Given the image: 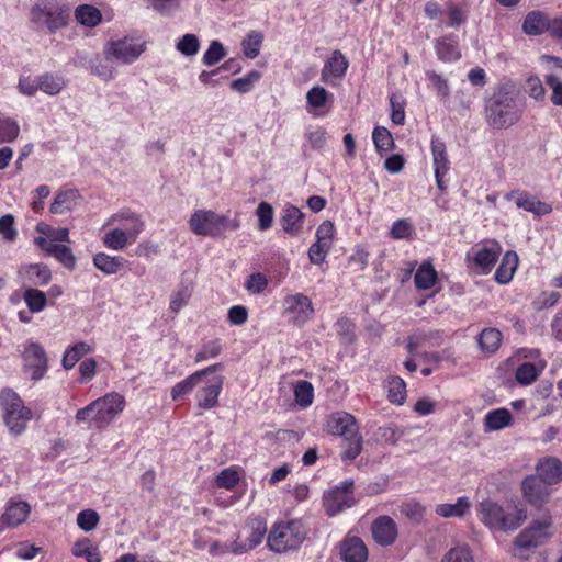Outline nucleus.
Masks as SVG:
<instances>
[{
	"label": "nucleus",
	"instance_id": "22",
	"mask_svg": "<svg viewBox=\"0 0 562 562\" xmlns=\"http://www.w3.org/2000/svg\"><path fill=\"white\" fill-rule=\"evenodd\" d=\"M222 367L221 363L209 366L202 370L195 371L184 380L178 382L171 389V397L173 401H180L188 395L198 384L202 382V379L210 373L215 372Z\"/></svg>",
	"mask_w": 562,
	"mask_h": 562
},
{
	"label": "nucleus",
	"instance_id": "4",
	"mask_svg": "<svg viewBox=\"0 0 562 562\" xmlns=\"http://www.w3.org/2000/svg\"><path fill=\"white\" fill-rule=\"evenodd\" d=\"M0 408L9 432L14 437L21 436L33 418L31 408L25 406L21 396L10 387L0 391Z\"/></svg>",
	"mask_w": 562,
	"mask_h": 562
},
{
	"label": "nucleus",
	"instance_id": "34",
	"mask_svg": "<svg viewBox=\"0 0 562 562\" xmlns=\"http://www.w3.org/2000/svg\"><path fill=\"white\" fill-rule=\"evenodd\" d=\"M548 16L540 11L528 13L522 23V31L528 35H539L549 27Z\"/></svg>",
	"mask_w": 562,
	"mask_h": 562
},
{
	"label": "nucleus",
	"instance_id": "21",
	"mask_svg": "<svg viewBox=\"0 0 562 562\" xmlns=\"http://www.w3.org/2000/svg\"><path fill=\"white\" fill-rule=\"evenodd\" d=\"M23 286H42L49 282L52 274L47 266L43 263L23 265L18 271Z\"/></svg>",
	"mask_w": 562,
	"mask_h": 562
},
{
	"label": "nucleus",
	"instance_id": "35",
	"mask_svg": "<svg viewBox=\"0 0 562 562\" xmlns=\"http://www.w3.org/2000/svg\"><path fill=\"white\" fill-rule=\"evenodd\" d=\"M502 333L496 328H485L477 337V344L482 352L492 355L498 350L502 342Z\"/></svg>",
	"mask_w": 562,
	"mask_h": 562
},
{
	"label": "nucleus",
	"instance_id": "28",
	"mask_svg": "<svg viewBox=\"0 0 562 562\" xmlns=\"http://www.w3.org/2000/svg\"><path fill=\"white\" fill-rule=\"evenodd\" d=\"M80 199L81 195L77 189L60 190L50 204L49 211L53 214L71 212L78 206Z\"/></svg>",
	"mask_w": 562,
	"mask_h": 562
},
{
	"label": "nucleus",
	"instance_id": "49",
	"mask_svg": "<svg viewBox=\"0 0 562 562\" xmlns=\"http://www.w3.org/2000/svg\"><path fill=\"white\" fill-rule=\"evenodd\" d=\"M23 297H24L25 304L27 305L29 310L32 313H38V312L43 311L44 307L46 306V301H47L46 295L44 292H42L37 289H33V288L26 289Z\"/></svg>",
	"mask_w": 562,
	"mask_h": 562
},
{
	"label": "nucleus",
	"instance_id": "38",
	"mask_svg": "<svg viewBox=\"0 0 562 562\" xmlns=\"http://www.w3.org/2000/svg\"><path fill=\"white\" fill-rule=\"evenodd\" d=\"M436 53L442 61H456L461 57L458 44L451 37H442L436 43Z\"/></svg>",
	"mask_w": 562,
	"mask_h": 562
},
{
	"label": "nucleus",
	"instance_id": "59",
	"mask_svg": "<svg viewBox=\"0 0 562 562\" xmlns=\"http://www.w3.org/2000/svg\"><path fill=\"white\" fill-rule=\"evenodd\" d=\"M441 562H474L469 548L454 547L451 548L442 558Z\"/></svg>",
	"mask_w": 562,
	"mask_h": 562
},
{
	"label": "nucleus",
	"instance_id": "17",
	"mask_svg": "<svg viewBox=\"0 0 562 562\" xmlns=\"http://www.w3.org/2000/svg\"><path fill=\"white\" fill-rule=\"evenodd\" d=\"M223 376L215 375L210 379L203 380L200 384L202 386L195 394L196 405L202 409H212L218 405V396L223 389Z\"/></svg>",
	"mask_w": 562,
	"mask_h": 562
},
{
	"label": "nucleus",
	"instance_id": "39",
	"mask_svg": "<svg viewBox=\"0 0 562 562\" xmlns=\"http://www.w3.org/2000/svg\"><path fill=\"white\" fill-rule=\"evenodd\" d=\"M544 368L543 363L524 362L516 370V380L521 385H529L537 380Z\"/></svg>",
	"mask_w": 562,
	"mask_h": 562
},
{
	"label": "nucleus",
	"instance_id": "6",
	"mask_svg": "<svg viewBox=\"0 0 562 562\" xmlns=\"http://www.w3.org/2000/svg\"><path fill=\"white\" fill-rule=\"evenodd\" d=\"M307 530L300 519L280 520L270 528L267 546L277 553L296 550L305 540Z\"/></svg>",
	"mask_w": 562,
	"mask_h": 562
},
{
	"label": "nucleus",
	"instance_id": "2",
	"mask_svg": "<svg viewBox=\"0 0 562 562\" xmlns=\"http://www.w3.org/2000/svg\"><path fill=\"white\" fill-rule=\"evenodd\" d=\"M71 19L67 0H37L30 9L29 22L37 32L56 34L66 29Z\"/></svg>",
	"mask_w": 562,
	"mask_h": 562
},
{
	"label": "nucleus",
	"instance_id": "15",
	"mask_svg": "<svg viewBox=\"0 0 562 562\" xmlns=\"http://www.w3.org/2000/svg\"><path fill=\"white\" fill-rule=\"evenodd\" d=\"M284 314L294 325H303L314 314L313 303L302 293L289 294L283 300Z\"/></svg>",
	"mask_w": 562,
	"mask_h": 562
},
{
	"label": "nucleus",
	"instance_id": "9",
	"mask_svg": "<svg viewBox=\"0 0 562 562\" xmlns=\"http://www.w3.org/2000/svg\"><path fill=\"white\" fill-rule=\"evenodd\" d=\"M267 533V522L262 517H254L246 520L237 532L236 538L229 542L227 551L239 555L258 547Z\"/></svg>",
	"mask_w": 562,
	"mask_h": 562
},
{
	"label": "nucleus",
	"instance_id": "14",
	"mask_svg": "<svg viewBox=\"0 0 562 562\" xmlns=\"http://www.w3.org/2000/svg\"><path fill=\"white\" fill-rule=\"evenodd\" d=\"M353 482L351 480L344 481L340 485L335 486L324 494L323 502L326 513L334 516L345 508L353 505Z\"/></svg>",
	"mask_w": 562,
	"mask_h": 562
},
{
	"label": "nucleus",
	"instance_id": "43",
	"mask_svg": "<svg viewBox=\"0 0 562 562\" xmlns=\"http://www.w3.org/2000/svg\"><path fill=\"white\" fill-rule=\"evenodd\" d=\"M93 263L97 269L105 274L116 273L123 266V259L120 257H113L105 252H98L93 257Z\"/></svg>",
	"mask_w": 562,
	"mask_h": 562
},
{
	"label": "nucleus",
	"instance_id": "20",
	"mask_svg": "<svg viewBox=\"0 0 562 562\" xmlns=\"http://www.w3.org/2000/svg\"><path fill=\"white\" fill-rule=\"evenodd\" d=\"M373 540L381 547L392 546L397 538V525L390 516H380L371 525Z\"/></svg>",
	"mask_w": 562,
	"mask_h": 562
},
{
	"label": "nucleus",
	"instance_id": "1",
	"mask_svg": "<svg viewBox=\"0 0 562 562\" xmlns=\"http://www.w3.org/2000/svg\"><path fill=\"white\" fill-rule=\"evenodd\" d=\"M525 103L513 85L501 83L484 100V120L494 130H507L522 117Z\"/></svg>",
	"mask_w": 562,
	"mask_h": 562
},
{
	"label": "nucleus",
	"instance_id": "5",
	"mask_svg": "<svg viewBox=\"0 0 562 562\" xmlns=\"http://www.w3.org/2000/svg\"><path fill=\"white\" fill-rule=\"evenodd\" d=\"M327 430L334 436L342 437L344 460H353L362 451V437L359 435L355 417L346 412H338L329 416Z\"/></svg>",
	"mask_w": 562,
	"mask_h": 562
},
{
	"label": "nucleus",
	"instance_id": "23",
	"mask_svg": "<svg viewBox=\"0 0 562 562\" xmlns=\"http://www.w3.org/2000/svg\"><path fill=\"white\" fill-rule=\"evenodd\" d=\"M117 224V228L122 231L131 238L134 243L138 235L144 229V222L140 216L131 212H123L114 214L110 217L108 225Z\"/></svg>",
	"mask_w": 562,
	"mask_h": 562
},
{
	"label": "nucleus",
	"instance_id": "53",
	"mask_svg": "<svg viewBox=\"0 0 562 562\" xmlns=\"http://www.w3.org/2000/svg\"><path fill=\"white\" fill-rule=\"evenodd\" d=\"M261 78V74L257 70L248 72L245 77L235 79L231 82L232 90L238 93L249 92L256 82Z\"/></svg>",
	"mask_w": 562,
	"mask_h": 562
},
{
	"label": "nucleus",
	"instance_id": "40",
	"mask_svg": "<svg viewBox=\"0 0 562 562\" xmlns=\"http://www.w3.org/2000/svg\"><path fill=\"white\" fill-rule=\"evenodd\" d=\"M437 281V271L429 262H424L417 269L414 282L417 289L419 290H428L430 289Z\"/></svg>",
	"mask_w": 562,
	"mask_h": 562
},
{
	"label": "nucleus",
	"instance_id": "16",
	"mask_svg": "<svg viewBox=\"0 0 562 562\" xmlns=\"http://www.w3.org/2000/svg\"><path fill=\"white\" fill-rule=\"evenodd\" d=\"M348 67V59L344 56V54L340 50L336 49L331 53L330 57L325 61L321 72V79L323 82L335 87L339 85L341 79L345 77Z\"/></svg>",
	"mask_w": 562,
	"mask_h": 562
},
{
	"label": "nucleus",
	"instance_id": "19",
	"mask_svg": "<svg viewBox=\"0 0 562 562\" xmlns=\"http://www.w3.org/2000/svg\"><path fill=\"white\" fill-rule=\"evenodd\" d=\"M521 492L525 499L532 506L541 507L549 502L550 490L541 480L529 475L521 483Z\"/></svg>",
	"mask_w": 562,
	"mask_h": 562
},
{
	"label": "nucleus",
	"instance_id": "24",
	"mask_svg": "<svg viewBox=\"0 0 562 562\" xmlns=\"http://www.w3.org/2000/svg\"><path fill=\"white\" fill-rule=\"evenodd\" d=\"M331 100L333 94L324 87L314 86L306 93V111L314 116L323 115Z\"/></svg>",
	"mask_w": 562,
	"mask_h": 562
},
{
	"label": "nucleus",
	"instance_id": "27",
	"mask_svg": "<svg viewBox=\"0 0 562 562\" xmlns=\"http://www.w3.org/2000/svg\"><path fill=\"white\" fill-rule=\"evenodd\" d=\"M537 472L543 483L558 484L562 480V462L555 457H546L539 460Z\"/></svg>",
	"mask_w": 562,
	"mask_h": 562
},
{
	"label": "nucleus",
	"instance_id": "62",
	"mask_svg": "<svg viewBox=\"0 0 562 562\" xmlns=\"http://www.w3.org/2000/svg\"><path fill=\"white\" fill-rule=\"evenodd\" d=\"M54 255L60 263H63L64 267L67 269L72 270L76 266V258L71 251V249L66 245H60L58 247H55Z\"/></svg>",
	"mask_w": 562,
	"mask_h": 562
},
{
	"label": "nucleus",
	"instance_id": "56",
	"mask_svg": "<svg viewBox=\"0 0 562 562\" xmlns=\"http://www.w3.org/2000/svg\"><path fill=\"white\" fill-rule=\"evenodd\" d=\"M400 512L409 520L419 522L425 515V507L418 502L409 501L400 506Z\"/></svg>",
	"mask_w": 562,
	"mask_h": 562
},
{
	"label": "nucleus",
	"instance_id": "57",
	"mask_svg": "<svg viewBox=\"0 0 562 562\" xmlns=\"http://www.w3.org/2000/svg\"><path fill=\"white\" fill-rule=\"evenodd\" d=\"M225 57V49L218 41L211 42L209 48L202 57V61L206 66H213Z\"/></svg>",
	"mask_w": 562,
	"mask_h": 562
},
{
	"label": "nucleus",
	"instance_id": "55",
	"mask_svg": "<svg viewBox=\"0 0 562 562\" xmlns=\"http://www.w3.org/2000/svg\"><path fill=\"white\" fill-rule=\"evenodd\" d=\"M99 520V514L93 509H85L77 515V525L86 532L95 529Z\"/></svg>",
	"mask_w": 562,
	"mask_h": 562
},
{
	"label": "nucleus",
	"instance_id": "58",
	"mask_svg": "<svg viewBox=\"0 0 562 562\" xmlns=\"http://www.w3.org/2000/svg\"><path fill=\"white\" fill-rule=\"evenodd\" d=\"M20 134V126L16 121L12 119L0 120V136L2 142H13Z\"/></svg>",
	"mask_w": 562,
	"mask_h": 562
},
{
	"label": "nucleus",
	"instance_id": "11",
	"mask_svg": "<svg viewBox=\"0 0 562 562\" xmlns=\"http://www.w3.org/2000/svg\"><path fill=\"white\" fill-rule=\"evenodd\" d=\"M552 526V517L546 513L539 520L521 531L515 539V546L518 550L536 548L546 543L551 537L550 527Z\"/></svg>",
	"mask_w": 562,
	"mask_h": 562
},
{
	"label": "nucleus",
	"instance_id": "45",
	"mask_svg": "<svg viewBox=\"0 0 562 562\" xmlns=\"http://www.w3.org/2000/svg\"><path fill=\"white\" fill-rule=\"evenodd\" d=\"M372 139L376 151L380 155L391 150L394 146V139L391 132L384 126H376L372 132Z\"/></svg>",
	"mask_w": 562,
	"mask_h": 562
},
{
	"label": "nucleus",
	"instance_id": "7",
	"mask_svg": "<svg viewBox=\"0 0 562 562\" xmlns=\"http://www.w3.org/2000/svg\"><path fill=\"white\" fill-rule=\"evenodd\" d=\"M480 520L492 529L516 530L527 518L524 508L505 512L502 506L492 501H483L477 507Z\"/></svg>",
	"mask_w": 562,
	"mask_h": 562
},
{
	"label": "nucleus",
	"instance_id": "25",
	"mask_svg": "<svg viewBox=\"0 0 562 562\" xmlns=\"http://www.w3.org/2000/svg\"><path fill=\"white\" fill-rule=\"evenodd\" d=\"M304 217L299 207L286 204L281 211L280 225L289 236L295 237L302 232Z\"/></svg>",
	"mask_w": 562,
	"mask_h": 562
},
{
	"label": "nucleus",
	"instance_id": "54",
	"mask_svg": "<svg viewBox=\"0 0 562 562\" xmlns=\"http://www.w3.org/2000/svg\"><path fill=\"white\" fill-rule=\"evenodd\" d=\"M256 215L258 216V229L261 232L267 231L273 223V207L268 202H260Z\"/></svg>",
	"mask_w": 562,
	"mask_h": 562
},
{
	"label": "nucleus",
	"instance_id": "26",
	"mask_svg": "<svg viewBox=\"0 0 562 562\" xmlns=\"http://www.w3.org/2000/svg\"><path fill=\"white\" fill-rule=\"evenodd\" d=\"M443 341V331L439 329H432L429 331L417 330L409 335L406 340V348L413 356L416 350L424 345H430L438 347Z\"/></svg>",
	"mask_w": 562,
	"mask_h": 562
},
{
	"label": "nucleus",
	"instance_id": "47",
	"mask_svg": "<svg viewBox=\"0 0 562 562\" xmlns=\"http://www.w3.org/2000/svg\"><path fill=\"white\" fill-rule=\"evenodd\" d=\"M262 40L263 36L258 31H251L246 35L241 43V46L244 54L247 58L254 59L259 55Z\"/></svg>",
	"mask_w": 562,
	"mask_h": 562
},
{
	"label": "nucleus",
	"instance_id": "44",
	"mask_svg": "<svg viewBox=\"0 0 562 562\" xmlns=\"http://www.w3.org/2000/svg\"><path fill=\"white\" fill-rule=\"evenodd\" d=\"M38 77L41 91L48 95L58 94L66 86V82L63 77L50 72H45Z\"/></svg>",
	"mask_w": 562,
	"mask_h": 562
},
{
	"label": "nucleus",
	"instance_id": "13",
	"mask_svg": "<svg viewBox=\"0 0 562 562\" xmlns=\"http://www.w3.org/2000/svg\"><path fill=\"white\" fill-rule=\"evenodd\" d=\"M502 246L496 240H487L472 247L467 254V259L482 273H487L494 267L502 254Z\"/></svg>",
	"mask_w": 562,
	"mask_h": 562
},
{
	"label": "nucleus",
	"instance_id": "18",
	"mask_svg": "<svg viewBox=\"0 0 562 562\" xmlns=\"http://www.w3.org/2000/svg\"><path fill=\"white\" fill-rule=\"evenodd\" d=\"M431 154L436 183L438 189L443 192L447 189L443 178L450 169V161L448 159L446 144L441 139L432 137Z\"/></svg>",
	"mask_w": 562,
	"mask_h": 562
},
{
	"label": "nucleus",
	"instance_id": "31",
	"mask_svg": "<svg viewBox=\"0 0 562 562\" xmlns=\"http://www.w3.org/2000/svg\"><path fill=\"white\" fill-rule=\"evenodd\" d=\"M472 503L469 497H458L454 504H439L435 508V513L442 518H462L471 509Z\"/></svg>",
	"mask_w": 562,
	"mask_h": 562
},
{
	"label": "nucleus",
	"instance_id": "36",
	"mask_svg": "<svg viewBox=\"0 0 562 562\" xmlns=\"http://www.w3.org/2000/svg\"><path fill=\"white\" fill-rule=\"evenodd\" d=\"M76 21L87 27H94L102 21L101 11L90 4H81L75 10Z\"/></svg>",
	"mask_w": 562,
	"mask_h": 562
},
{
	"label": "nucleus",
	"instance_id": "12",
	"mask_svg": "<svg viewBox=\"0 0 562 562\" xmlns=\"http://www.w3.org/2000/svg\"><path fill=\"white\" fill-rule=\"evenodd\" d=\"M23 368L30 373L33 381H40L44 378L48 369L46 352L41 344L36 341H26L22 351Z\"/></svg>",
	"mask_w": 562,
	"mask_h": 562
},
{
	"label": "nucleus",
	"instance_id": "50",
	"mask_svg": "<svg viewBox=\"0 0 562 562\" xmlns=\"http://www.w3.org/2000/svg\"><path fill=\"white\" fill-rule=\"evenodd\" d=\"M387 397L397 405L404 403L406 394V384L403 379L398 376L391 378L387 383Z\"/></svg>",
	"mask_w": 562,
	"mask_h": 562
},
{
	"label": "nucleus",
	"instance_id": "30",
	"mask_svg": "<svg viewBox=\"0 0 562 562\" xmlns=\"http://www.w3.org/2000/svg\"><path fill=\"white\" fill-rule=\"evenodd\" d=\"M30 514V506L25 502L11 504L0 518V532L3 527H15L24 522Z\"/></svg>",
	"mask_w": 562,
	"mask_h": 562
},
{
	"label": "nucleus",
	"instance_id": "48",
	"mask_svg": "<svg viewBox=\"0 0 562 562\" xmlns=\"http://www.w3.org/2000/svg\"><path fill=\"white\" fill-rule=\"evenodd\" d=\"M294 397L295 402L302 406L307 407L313 403L314 389L308 381H297L294 385Z\"/></svg>",
	"mask_w": 562,
	"mask_h": 562
},
{
	"label": "nucleus",
	"instance_id": "32",
	"mask_svg": "<svg viewBox=\"0 0 562 562\" xmlns=\"http://www.w3.org/2000/svg\"><path fill=\"white\" fill-rule=\"evenodd\" d=\"M516 205L519 209H524L537 216L547 215L552 212L550 204L541 202L536 196L530 195L527 192L519 193L516 199Z\"/></svg>",
	"mask_w": 562,
	"mask_h": 562
},
{
	"label": "nucleus",
	"instance_id": "61",
	"mask_svg": "<svg viewBox=\"0 0 562 562\" xmlns=\"http://www.w3.org/2000/svg\"><path fill=\"white\" fill-rule=\"evenodd\" d=\"M268 286V280L263 273H252L245 283V288L252 294L262 293Z\"/></svg>",
	"mask_w": 562,
	"mask_h": 562
},
{
	"label": "nucleus",
	"instance_id": "41",
	"mask_svg": "<svg viewBox=\"0 0 562 562\" xmlns=\"http://www.w3.org/2000/svg\"><path fill=\"white\" fill-rule=\"evenodd\" d=\"M91 351V347L83 342H77L74 346L66 349L63 356L61 364L64 369L70 370L76 363L87 353Z\"/></svg>",
	"mask_w": 562,
	"mask_h": 562
},
{
	"label": "nucleus",
	"instance_id": "37",
	"mask_svg": "<svg viewBox=\"0 0 562 562\" xmlns=\"http://www.w3.org/2000/svg\"><path fill=\"white\" fill-rule=\"evenodd\" d=\"M512 422L510 412L506 408H498L488 412L484 418V426L486 430H501L509 426Z\"/></svg>",
	"mask_w": 562,
	"mask_h": 562
},
{
	"label": "nucleus",
	"instance_id": "29",
	"mask_svg": "<svg viewBox=\"0 0 562 562\" xmlns=\"http://www.w3.org/2000/svg\"><path fill=\"white\" fill-rule=\"evenodd\" d=\"M340 555L345 562H364L368 558V550L360 538L352 537L342 542Z\"/></svg>",
	"mask_w": 562,
	"mask_h": 562
},
{
	"label": "nucleus",
	"instance_id": "33",
	"mask_svg": "<svg viewBox=\"0 0 562 562\" xmlns=\"http://www.w3.org/2000/svg\"><path fill=\"white\" fill-rule=\"evenodd\" d=\"M518 266V257L516 252L514 251H507L499 265V267L496 269L495 272V280L496 282L501 284L508 283L516 271V268Z\"/></svg>",
	"mask_w": 562,
	"mask_h": 562
},
{
	"label": "nucleus",
	"instance_id": "51",
	"mask_svg": "<svg viewBox=\"0 0 562 562\" xmlns=\"http://www.w3.org/2000/svg\"><path fill=\"white\" fill-rule=\"evenodd\" d=\"M176 48L183 56H194L200 49V41L195 34L187 33L179 38Z\"/></svg>",
	"mask_w": 562,
	"mask_h": 562
},
{
	"label": "nucleus",
	"instance_id": "64",
	"mask_svg": "<svg viewBox=\"0 0 562 562\" xmlns=\"http://www.w3.org/2000/svg\"><path fill=\"white\" fill-rule=\"evenodd\" d=\"M546 83L551 88V102L554 105L562 106V80L554 75L546 77Z\"/></svg>",
	"mask_w": 562,
	"mask_h": 562
},
{
	"label": "nucleus",
	"instance_id": "52",
	"mask_svg": "<svg viewBox=\"0 0 562 562\" xmlns=\"http://www.w3.org/2000/svg\"><path fill=\"white\" fill-rule=\"evenodd\" d=\"M426 78L438 97L443 100H447L450 97V87L448 80L443 76L434 70H429L426 72Z\"/></svg>",
	"mask_w": 562,
	"mask_h": 562
},
{
	"label": "nucleus",
	"instance_id": "60",
	"mask_svg": "<svg viewBox=\"0 0 562 562\" xmlns=\"http://www.w3.org/2000/svg\"><path fill=\"white\" fill-rule=\"evenodd\" d=\"M335 226L330 221H324L316 229L315 237L321 244L333 246Z\"/></svg>",
	"mask_w": 562,
	"mask_h": 562
},
{
	"label": "nucleus",
	"instance_id": "8",
	"mask_svg": "<svg viewBox=\"0 0 562 562\" xmlns=\"http://www.w3.org/2000/svg\"><path fill=\"white\" fill-rule=\"evenodd\" d=\"M190 229L199 236L217 237L226 229H237L239 222L211 210H196L189 220Z\"/></svg>",
	"mask_w": 562,
	"mask_h": 562
},
{
	"label": "nucleus",
	"instance_id": "10",
	"mask_svg": "<svg viewBox=\"0 0 562 562\" xmlns=\"http://www.w3.org/2000/svg\"><path fill=\"white\" fill-rule=\"evenodd\" d=\"M145 50V44L132 36L110 41L104 45L103 54L108 60L121 64L134 63Z\"/></svg>",
	"mask_w": 562,
	"mask_h": 562
},
{
	"label": "nucleus",
	"instance_id": "42",
	"mask_svg": "<svg viewBox=\"0 0 562 562\" xmlns=\"http://www.w3.org/2000/svg\"><path fill=\"white\" fill-rule=\"evenodd\" d=\"M103 245L112 250H123L127 245L134 241L127 237L122 228H113L106 232L102 238Z\"/></svg>",
	"mask_w": 562,
	"mask_h": 562
},
{
	"label": "nucleus",
	"instance_id": "3",
	"mask_svg": "<svg viewBox=\"0 0 562 562\" xmlns=\"http://www.w3.org/2000/svg\"><path fill=\"white\" fill-rule=\"evenodd\" d=\"M124 407V396L116 392H111L91 402L86 407L78 409L75 418L78 423L103 429L123 412Z\"/></svg>",
	"mask_w": 562,
	"mask_h": 562
},
{
	"label": "nucleus",
	"instance_id": "46",
	"mask_svg": "<svg viewBox=\"0 0 562 562\" xmlns=\"http://www.w3.org/2000/svg\"><path fill=\"white\" fill-rule=\"evenodd\" d=\"M75 557L85 558L87 562H100L101 555L97 547L92 546L89 539L77 541L72 548Z\"/></svg>",
	"mask_w": 562,
	"mask_h": 562
},
{
	"label": "nucleus",
	"instance_id": "63",
	"mask_svg": "<svg viewBox=\"0 0 562 562\" xmlns=\"http://www.w3.org/2000/svg\"><path fill=\"white\" fill-rule=\"evenodd\" d=\"M331 246L321 244V241L316 240L314 244L311 245L308 248V259L314 265H321L324 262L328 251L330 250Z\"/></svg>",
	"mask_w": 562,
	"mask_h": 562
}]
</instances>
